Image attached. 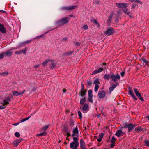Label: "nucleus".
<instances>
[{
    "label": "nucleus",
    "instance_id": "nucleus-1",
    "mask_svg": "<svg viewBox=\"0 0 149 149\" xmlns=\"http://www.w3.org/2000/svg\"><path fill=\"white\" fill-rule=\"evenodd\" d=\"M79 130L77 127L72 129V134L71 136L73 137V141L71 142L70 146L71 149H78L79 146L78 142Z\"/></svg>",
    "mask_w": 149,
    "mask_h": 149
},
{
    "label": "nucleus",
    "instance_id": "nucleus-2",
    "mask_svg": "<svg viewBox=\"0 0 149 149\" xmlns=\"http://www.w3.org/2000/svg\"><path fill=\"white\" fill-rule=\"evenodd\" d=\"M70 20L68 17L62 18L60 20L57 22V24L60 26H63L64 24L68 23Z\"/></svg>",
    "mask_w": 149,
    "mask_h": 149
},
{
    "label": "nucleus",
    "instance_id": "nucleus-3",
    "mask_svg": "<svg viewBox=\"0 0 149 149\" xmlns=\"http://www.w3.org/2000/svg\"><path fill=\"white\" fill-rule=\"evenodd\" d=\"M115 32L114 29L110 27L107 28V31L104 32V33L108 36H110L113 34Z\"/></svg>",
    "mask_w": 149,
    "mask_h": 149
},
{
    "label": "nucleus",
    "instance_id": "nucleus-4",
    "mask_svg": "<svg viewBox=\"0 0 149 149\" xmlns=\"http://www.w3.org/2000/svg\"><path fill=\"white\" fill-rule=\"evenodd\" d=\"M111 77L113 81L116 82L118 80L120 79V77L118 74H117L116 75L114 74H112L111 75Z\"/></svg>",
    "mask_w": 149,
    "mask_h": 149
},
{
    "label": "nucleus",
    "instance_id": "nucleus-5",
    "mask_svg": "<svg viewBox=\"0 0 149 149\" xmlns=\"http://www.w3.org/2000/svg\"><path fill=\"white\" fill-rule=\"evenodd\" d=\"M86 92L87 90L84 89V85L83 83H82L81 84V88L79 92L81 96L83 97L85 96Z\"/></svg>",
    "mask_w": 149,
    "mask_h": 149
},
{
    "label": "nucleus",
    "instance_id": "nucleus-6",
    "mask_svg": "<svg viewBox=\"0 0 149 149\" xmlns=\"http://www.w3.org/2000/svg\"><path fill=\"white\" fill-rule=\"evenodd\" d=\"M122 128H127L128 129V132H130L133 129L132 123H125L123 127H122Z\"/></svg>",
    "mask_w": 149,
    "mask_h": 149
},
{
    "label": "nucleus",
    "instance_id": "nucleus-7",
    "mask_svg": "<svg viewBox=\"0 0 149 149\" xmlns=\"http://www.w3.org/2000/svg\"><path fill=\"white\" fill-rule=\"evenodd\" d=\"M106 94V92L103 90L99 91L97 97L100 99H102L104 97Z\"/></svg>",
    "mask_w": 149,
    "mask_h": 149
},
{
    "label": "nucleus",
    "instance_id": "nucleus-8",
    "mask_svg": "<svg viewBox=\"0 0 149 149\" xmlns=\"http://www.w3.org/2000/svg\"><path fill=\"white\" fill-rule=\"evenodd\" d=\"M134 91L135 94L138 97V98L141 101H144V99L142 97L141 94L138 91L137 89L136 88H135L134 89Z\"/></svg>",
    "mask_w": 149,
    "mask_h": 149
},
{
    "label": "nucleus",
    "instance_id": "nucleus-9",
    "mask_svg": "<svg viewBox=\"0 0 149 149\" xmlns=\"http://www.w3.org/2000/svg\"><path fill=\"white\" fill-rule=\"evenodd\" d=\"M82 110L84 113H87L89 110V107L88 104L85 103L82 107Z\"/></svg>",
    "mask_w": 149,
    "mask_h": 149
},
{
    "label": "nucleus",
    "instance_id": "nucleus-10",
    "mask_svg": "<svg viewBox=\"0 0 149 149\" xmlns=\"http://www.w3.org/2000/svg\"><path fill=\"white\" fill-rule=\"evenodd\" d=\"M128 4L127 3H116V5L117 7L119 8H121L122 7L126 8Z\"/></svg>",
    "mask_w": 149,
    "mask_h": 149
},
{
    "label": "nucleus",
    "instance_id": "nucleus-11",
    "mask_svg": "<svg viewBox=\"0 0 149 149\" xmlns=\"http://www.w3.org/2000/svg\"><path fill=\"white\" fill-rule=\"evenodd\" d=\"M128 93H129L130 95L133 97L134 100H137V98L135 95L133 93L130 88V87H129L128 88Z\"/></svg>",
    "mask_w": 149,
    "mask_h": 149
},
{
    "label": "nucleus",
    "instance_id": "nucleus-12",
    "mask_svg": "<svg viewBox=\"0 0 149 149\" xmlns=\"http://www.w3.org/2000/svg\"><path fill=\"white\" fill-rule=\"evenodd\" d=\"M118 84V83H116L110 86L109 89L110 94L111 93V92L116 88Z\"/></svg>",
    "mask_w": 149,
    "mask_h": 149
},
{
    "label": "nucleus",
    "instance_id": "nucleus-13",
    "mask_svg": "<svg viewBox=\"0 0 149 149\" xmlns=\"http://www.w3.org/2000/svg\"><path fill=\"white\" fill-rule=\"evenodd\" d=\"M123 134V132L122 130H117L116 133L115 135L118 137H120L122 136Z\"/></svg>",
    "mask_w": 149,
    "mask_h": 149
},
{
    "label": "nucleus",
    "instance_id": "nucleus-14",
    "mask_svg": "<svg viewBox=\"0 0 149 149\" xmlns=\"http://www.w3.org/2000/svg\"><path fill=\"white\" fill-rule=\"evenodd\" d=\"M25 92V90H24L23 91L21 92H18L16 91H12V93L13 95L14 96H18V95H20L24 94Z\"/></svg>",
    "mask_w": 149,
    "mask_h": 149
},
{
    "label": "nucleus",
    "instance_id": "nucleus-15",
    "mask_svg": "<svg viewBox=\"0 0 149 149\" xmlns=\"http://www.w3.org/2000/svg\"><path fill=\"white\" fill-rule=\"evenodd\" d=\"M23 140V139L22 138L19 139L14 141L13 144L15 146V147H17L18 145Z\"/></svg>",
    "mask_w": 149,
    "mask_h": 149
},
{
    "label": "nucleus",
    "instance_id": "nucleus-16",
    "mask_svg": "<svg viewBox=\"0 0 149 149\" xmlns=\"http://www.w3.org/2000/svg\"><path fill=\"white\" fill-rule=\"evenodd\" d=\"M27 51V49L26 48H25V49L19 51H17L15 52V53L16 54H25L26 53V52Z\"/></svg>",
    "mask_w": 149,
    "mask_h": 149
},
{
    "label": "nucleus",
    "instance_id": "nucleus-17",
    "mask_svg": "<svg viewBox=\"0 0 149 149\" xmlns=\"http://www.w3.org/2000/svg\"><path fill=\"white\" fill-rule=\"evenodd\" d=\"M103 69L102 68H100L99 69L95 70L92 73V75L98 73H100L103 71Z\"/></svg>",
    "mask_w": 149,
    "mask_h": 149
},
{
    "label": "nucleus",
    "instance_id": "nucleus-18",
    "mask_svg": "<svg viewBox=\"0 0 149 149\" xmlns=\"http://www.w3.org/2000/svg\"><path fill=\"white\" fill-rule=\"evenodd\" d=\"M0 32L4 33L6 32V28L4 27V25L1 24V23H0Z\"/></svg>",
    "mask_w": 149,
    "mask_h": 149
},
{
    "label": "nucleus",
    "instance_id": "nucleus-19",
    "mask_svg": "<svg viewBox=\"0 0 149 149\" xmlns=\"http://www.w3.org/2000/svg\"><path fill=\"white\" fill-rule=\"evenodd\" d=\"M86 146L85 142L82 139H81L80 140V148Z\"/></svg>",
    "mask_w": 149,
    "mask_h": 149
},
{
    "label": "nucleus",
    "instance_id": "nucleus-20",
    "mask_svg": "<svg viewBox=\"0 0 149 149\" xmlns=\"http://www.w3.org/2000/svg\"><path fill=\"white\" fill-rule=\"evenodd\" d=\"M104 136V134L103 133H101L100 134L99 136V138L97 139V140L99 142H100L102 139L103 138Z\"/></svg>",
    "mask_w": 149,
    "mask_h": 149
},
{
    "label": "nucleus",
    "instance_id": "nucleus-21",
    "mask_svg": "<svg viewBox=\"0 0 149 149\" xmlns=\"http://www.w3.org/2000/svg\"><path fill=\"white\" fill-rule=\"evenodd\" d=\"M134 131L137 132L143 131V129L141 126H138L135 128Z\"/></svg>",
    "mask_w": 149,
    "mask_h": 149
},
{
    "label": "nucleus",
    "instance_id": "nucleus-22",
    "mask_svg": "<svg viewBox=\"0 0 149 149\" xmlns=\"http://www.w3.org/2000/svg\"><path fill=\"white\" fill-rule=\"evenodd\" d=\"M12 54V52L11 51V50H10L6 51V53H5V55H6L7 56L9 57L11 56Z\"/></svg>",
    "mask_w": 149,
    "mask_h": 149
},
{
    "label": "nucleus",
    "instance_id": "nucleus-23",
    "mask_svg": "<svg viewBox=\"0 0 149 149\" xmlns=\"http://www.w3.org/2000/svg\"><path fill=\"white\" fill-rule=\"evenodd\" d=\"M49 126V125H47L46 126L40 129L39 130V131L40 132H42V131L43 132H46V130H47V129Z\"/></svg>",
    "mask_w": 149,
    "mask_h": 149
},
{
    "label": "nucleus",
    "instance_id": "nucleus-24",
    "mask_svg": "<svg viewBox=\"0 0 149 149\" xmlns=\"http://www.w3.org/2000/svg\"><path fill=\"white\" fill-rule=\"evenodd\" d=\"M113 15V14L112 13L109 16V18L107 20V24H110L112 20V18Z\"/></svg>",
    "mask_w": 149,
    "mask_h": 149
},
{
    "label": "nucleus",
    "instance_id": "nucleus-25",
    "mask_svg": "<svg viewBox=\"0 0 149 149\" xmlns=\"http://www.w3.org/2000/svg\"><path fill=\"white\" fill-rule=\"evenodd\" d=\"M86 98L84 97V98H82L80 101V104L81 105L84 104L86 101Z\"/></svg>",
    "mask_w": 149,
    "mask_h": 149
},
{
    "label": "nucleus",
    "instance_id": "nucleus-26",
    "mask_svg": "<svg viewBox=\"0 0 149 149\" xmlns=\"http://www.w3.org/2000/svg\"><path fill=\"white\" fill-rule=\"evenodd\" d=\"M104 77L105 79L107 80H109L111 78L109 74H105L104 75Z\"/></svg>",
    "mask_w": 149,
    "mask_h": 149
},
{
    "label": "nucleus",
    "instance_id": "nucleus-27",
    "mask_svg": "<svg viewBox=\"0 0 149 149\" xmlns=\"http://www.w3.org/2000/svg\"><path fill=\"white\" fill-rule=\"evenodd\" d=\"M47 133L46 132H43L42 133H40V134H38L36 135V136H45L47 135Z\"/></svg>",
    "mask_w": 149,
    "mask_h": 149
},
{
    "label": "nucleus",
    "instance_id": "nucleus-28",
    "mask_svg": "<svg viewBox=\"0 0 149 149\" xmlns=\"http://www.w3.org/2000/svg\"><path fill=\"white\" fill-rule=\"evenodd\" d=\"M50 61V59H48L46 60H45L42 63V65L44 66H46L47 63Z\"/></svg>",
    "mask_w": 149,
    "mask_h": 149
},
{
    "label": "nucleus",
    "instance_id": "nucleus-29",
    "mask_svg": "<svg viewBox=\"0 0 149 149\" xmlns=\"http://www.w3.org/2000/svg\"><path fill=\"white\" fill-rule=\"evenodd\" d=\"M123 11L124 13L126 14L129 15L130 13V12L128 11L127 7L124 9Z\"/></svg>",
    "mask_w": 149,
    "mask_h": 149
},
{
    "label": "nucleus",
    "instance_id": "nucleus-30",
    "mask_svg": "<svg viewBox=\"0 0 149 149\" xmlns=\"http://www.w3.org/2000/svg\"><path fill=\"white\" fill-rule=\"evenodd\" d=\"M73 52L72 51H70L68 52H65L64 53V54L66 56H68L69 55H70L72 54L73 53Z\"/></svg>",
    "mask_w": 149,
    "mask_h": 149
},
{
    "label": "nucleus",
    "instance_id": "nucleus-31",
    "mask_svg": "<svg viewBox=\"0 0 149 149\" xmlns=\"http://www.w3.org/2000/svg\"><path fill=\"white\" fill-rule=\"evenodd\" d=\"M88 97H93L92 92L91 90H88Z\"/></svg>",
    "mask_w": 149,
    "mask_h": 149
},
{
    "label": "nucleus",
    "instance_id": "nucleus-32",
    "mask_svg": "<svg viewBox=\"0 0 149 149\" xmlns=\"http://www.w3.org/2000/svg\"><path fill=\"white\" fill-rule=\"evenodd\" d=\"M99 87V86L97 84H95L94 88V91L95 92H97Z\"/></svg>",
    "mask_w": 149,
    "mask_h": 149
},
{
    "label": "nucleus",
    "instance_id": "nucleus-33",
    "mask_svg": "<svg viewBox=\"0 0 149 149\" xmlns=\"http://www.w3.org/2000/svg\"><path fill=\"white\" fill-rule=\"evenodd\" d=\"M69 10H72L73 9L77 8V6L75 5L74 6H69Z\"/></svg>",
    "mask_w": 149,
    "mask_h": 149
},
{
    "label": "nucleus",
    "instance_id": "nucleus-34",
    "mask_svg": "<svg viewBox=\"0 0 149 149\" xmlns=\"http://www.w3.org/2000/svg\"><path fill=\"white\" fill-rule=\"evenodd\" d=\"M116 138L114 136L112 137L111 140V142L112 143H115V141L116 140Z\"/></svg>",
    "mask_w": 149,
    "mask_h": 149
},
{
    "label": "nucleus",
    "instance_id": "nucleus-35",
    "mask_svg": "<svg viewBox=\"0 0 149 149\" xmlns=\"http://www.w3.org/2000/svg\"><path fill=\"white\" fill-rule=\"evenodd\" d=\"M5 54V53L4 52H3L0 54V59H3L4 58Z\"/></svg>",
    "mask_w": 149,
    "mask_h": 149
},
{
    "label": "nucleus",
    "instance_id": "nucleus-36",
    "mask_svg": "<svg viewBox=\"0 0 149 149\" xmlns=\"http://www.w3.org/2000/svg\"><path fill=\"white\" fill-rule=\"evenodd\" d=\"M63 131L66 133L70 132L69 130H68V127L65 126L64 127Z\"/></svg>",
    "mask_w": 149,
    "mask_h": 149
},
{
    "label": "nucleus",
    "instance_id": "nucleus-37",
    "mask_svg": "<svg viewBox=\"0 0 149 149\" xmlns=\"http://www.w3.org/2000/svg\"><path fill=\"white\" fill-rule=\"evenodd\" d=\"M78 114L79 116V118L80 119H81L82 118V115L80 111H79L78 112Z\"/></svg>",
    "mask_w": 149,
    "mask_h": 149
},
{
    "label": "nucleus",
    "instance_id": "nucleus-38",
    "mask_svg": "<svg viewBox=\"0 0 149 149\" xmlns=\"http://www.w3.org/2000/svg\"><path fill=\"white\" fill-rule=\"evenodd\" d=\"M30 117L31 116H29L28 117L22 119V120H21V122H23L27 120L30 118Z\"/></svg>",
    "mask_w": 149,
    "mask_h": 149
},
{
    "label": "nucleus",
    "instance_id": "nucleus-39",
    "mask_svg": "<svg viewBox=\"0 0 149 149\" xmlns=\"http://www.w3.org/2000/svg\"><path fill=\"white\" fill-rule=\"evenodd\" d=\"M93 83L94 84H100V82L99 81V80L98 79H96L94 81Z\"/></svg>",
    "mask_w": 149,
    "mask_h": 149
},
{
    "label": "nucleus",
    "instance_id": "nucleus-40",
    "mask_svg": "<svg viewBox=\"0 0 149 149\" xmlns=\"http://www.w3.org/2000/svg\"><path fill=\"white\" fill-rule=\"evenodd\" d=\"M3 102V103H1L3 105H5L9 104V102L6 100H4Z\"/></svg>",
    "mask_w": 149,
    "mask_h": 149
},
{
    "label": "nucleus",
    "instance_id": "nucleus-41",
    "mask_svg": "<svg viewBox=\"0 0 149 149\" xmlns=\"http://www.w3.org/2000/svg\"><path fill=\"white\" fill-rule=\"evenodd\" d=\"M144 143L148 146L149 147V141L147 140H145L144 141Z\"/></svg>",
    "mask_w": 149,
    "mask_h": 149
},
{
    "label": "nucleus",
    "instance_id": "nucleus-42",
    "mask_svg": "<svg viewBox=\"0 0 149 149\" xmlns=\"http://www.w3.org/2000/svg\"><path fill=\"white\" fill-rule=\"evenodd\" d=\"M15 136L17 137H19L20 136L19 133L17 132H16L15 133Z\"/></svg>",
    "mask_w": 149,
    "mask_h": 149
},
{
    "label": "nucleus",
    "instance_id": "nucleus-43",
    "mask_svg": "<svg viewBox=\"0 0 149 149\" xmlns=\"http://www.w3.org/2000/svg\"><path fill=\"white\" fill-rule=\"evenodd\" d=\"M91 22H93L95 24H98V22L97 20L95 19H93V20H91Z\"/></svg>",
    "mask_w": 149,
    "mask_h": 149
},
{
    "label": "nucleus",
    "instance_id": "nucleus-44",
    "mask_svg": "<svg viewBox=\"0 0 149 149\" xmlns=\"http://www.w3.org/2000/svg\"><path fill=\"white\" fill-rule=\"evenodd\" d=\"M92 97H88V101L91 103H93V102Z\"/></svg>",
    "mask_w": 149,
    "mask_h": 149
},
{
    "label": "nucleus",
    "instance_id": "nucleus-45",
    "mask_svg": "<svg viewBox=\"0 0 149 149\" xmlns=\"http://www.w3.org/2000/svg\"><path fill=\"white\" fill-rule=\"evenodd\" d=\"M56 65V64L54 63H52L51 64V68H54Z\"/></svg>",
    "mask_w": 149,
    "mask_h": 149
},
{
    "label": "nucleus",
    "instance_id": "nucleus-46",
    "mask_svg": "<svg viewBox=\"0 0 149 149\" xmlns=\"http://www.w3.org/2000/svg\"><path fill=\"white\" fill-rule=\"evenodd\" d=\"M142 60L144 63H148L149 62V61L148 60H146L145 58L142 59Z\"/></svg>",
    "mask_w": 149,
    "mask_h": 149
},
{
    "label": "nucleus",
    "instance_id": "nucleus-47",
    "mask_svg": "<svg viewBox=\"0 0 149 149\" xmlns=\"http://www.w3.org/2000/svg\"><path fill=\"white\" fill-rule=\"evenodd\" d=\"M92 83L91 81L87 80V84L88 86H90L92 85Z\"/></svg>",
    "mask_w": 149,
    "mask_h": 149
},
{
    "label": "nucleus",
    "instance_id": "nucleus-48",
    "mask_svg": "<svg viewBox=\"0 0 149 149\" xmlns=\"http://www.w3.org/2000/svg\"><path fill=\"white\" fill-rule=\"evenodd\" d=\"M136 6H137V5L135 4H134V3L132 5V7H131V9L135 8Z\"/></svg>",
    "mask_w": 149,
    "mask_h": 149
},
{
    "label": "nucleus",
    "instance_id": "nucleus-49",
    "mask_svg": "<svg viewBox=\"0 0 149 149\" xmlns=\"http://www.w3.org/2000/svg\"><path fill=\"white\" fill-rule=\"evenodd\" d=\"M63 9L65 10H70L69 6V7H64L63 8Z\"/></svg>",
    "mask_w": 149,
    "mask_h": 149
},
{
    "label": "nucleus",
    "instance_id": "nucleus-50",
    "mask_svg": "<svg viewBox=\"0 0 149 149\" xmlns=\"http://www.w3.org/2000/svg\"><path fill=\"white\" fill-rule=\"evenodd\" d=\"M135 2H136L139 3L140 4H142V2L140 1L139 0H135Z\"/></svg>",
    "mask_w": 149,
    "mask_h": 149
},
{
    "label": "nucleus",
    "instance_id": "nucleus-51",
    "mask_svg": "<svg viewBox=\"0 0 149 149\" xmlns=\"http://www.w3.org/2000/svg\"><path fill=\"white\" fill-rule=\"evenodd\" d=\"M88 26L86 25H84L83 26V28L85 30L87 29H88Z\"/></svg>",
    "mask_w": 149,
    "mask_h": 149
},
{
    "label": "nucleus",
    "instance_id": "nucleus-52",
    "mask_svg": "<svg viewBox=\"0 0 149 149\" xmlns=\"http://www.w3.org/2000/svg\"><path fill=\"white\" fill-rule=\"evenodd\" d=\"M67 138H68L69 136H71V134H70V132H68V133H67Z\"/></svg>",
    "mask_w": 149,
    "mask_h": 149
},
{
    "label": "nucleus",
    "instance_id": "nucleus-53",
    "mask_svg": "<svg viewBox=\"0 0 149 149\" xmlns=\"http://www.w3.org/2000/svg\"><path fill=\"white\" fill-rule=\"evenodd\" d=\"M8 74V73L7 72H3V73H1V74L2 75H7Z\"/></svg>",
    "mask_w": 149,
    "mask_h": 149
},
{
    "label": "nucleus",
    "instance_id": "nucleus-54",
    "mask_svg": "<svg viewBox=\"0 0 149 149\" xmlns=\"http://www.w3.org/2000/svg\"><path fill=\"white\" fill-rule=\"evenodd\" d=\"M122 77H123L124 76L125 74V72L124 71L120 73Z\"/></svg>",
    "mask_w": 149,
    "mask_h": 149
},
{
    "label": "nucleus",
    "instance_id": "nucleus-55",
    "mask_svg": "<svg viewBox=\"0 0 149 149\" xmlns=\"http://www.w3.org/2000/svg\"><path fill=\"white\" fill-rule=\"evenodd\" d=\"M75 44L77 46H79L80 45V43L78 42H76Z\"/></svg>",
    "mask_w": 149,
    "mask_h": 149
},
{
    "label": "nucleus",
    "instance_id": "nucleus-56",
    "mask_svg": "<svg viewBox=\"0 0 149 149\" xmlns=\"http://www.w3.org/2000/svg\"><path fill=\"white\" fill-rule=\"evenodd\" d=\"M112 143V144L110 146V147L111 148H113L114 147V146H115V143Z\"/></svg>",
    "mask_w": 149,
    "mask_h": 149
},
{
    "label": "nucleus",
    "instance_id": "nucleus-57",
    "mask_svg": "<svg viewBox=\"0 0 149 149\" xmlns=\"http://www.w3.org/2000/svg\"><path fill=\"white\" fill-rule=\"evenodd\" d=\"M10 97H8L6 98V99L8 101H10Z\"/></svg>",
    "mask_w": 149,
    "mask_h": 149
},
{
    "label": "nucleus",
    "instance_id": "nucleus-58",
    "mask_svg": "<svg viewBox=\"0 0 149 149\" xmlns=\"http://www.w3.org/2000/svg\"><path fill=\"white\" fill-rule=\"evenodd\" d=\"M115 22L116 23H118V22H119V20H118V18H116V19H115Z\"/></svg>",
    "mask_w": 149,
    "mask_h": 149
},
{
    "label": "nucleus",
    "instance_id": "nucleus-59",
    "mask_svg": "<svg viewBox=\"0 0 149 149\" xmlns=\"http://www.w3.org/2000/svg\"><path fill=\"white\" fill-rule=\"evenodd\" d=\"M6 107H4L3 106H0V109H4Z\"/></svg>",
    "mask_w": 149,
    "mask_h": 149
},
{
    "label": "nucleus",
    "instance_id": "nucleus-60",
    "mask_svg": "<svg viewBox=\"0 0 149 149\" xmlns=\"http://www.w3.org/2000/svg\"><path fill=\"white\" fill-rule=\"evenodd\" d=\"M20 123H14L13 124V125H14V126H16L17 125H19V124Z\"/></svg>",
    "mask_w": 149,
    "mask_h": 149
},
{
    "label": "nucleus",
    "instance_id": "nucleus-61",
    "mask_svg": "<svg viewBox=\"0 0 149 149\" xmlns=\"http://www.w3.org/2000/svg\"><path fill=\"white\" fill-rule=\"evenodd\" d=\"M67 39H68L67 38V37H65V38H64L63 39V40L64 41H66L67 40Z\"/></svg>",
    "mask_w": 149,
    "mask_h": 149
},
{
    "label": "nucleus",
    "instance_id": "nucleus-62",
    "mask_svg": "<svg viewBox=\"0 0 149 149\" xmlns=\"http://www.w3.org/2000/svg\"><path fill=\"white\" fill-rule=\"evenodd\" d=\"M132 127H133V129L134 128L136 127L137 125H135V124H132Z\"/></svg>",
    "mask_w": 149,
    "mask_h": 149
},
{
    "label": "nucleus",
    "instance_id": "nucleus-63",
    "mask_svg": "<svg viewBox=\"0 0 149 149\" xmlns=\"http://www.w3.org/2000/svg\"><path fill=\"white\" fill-rule=\"evenodd\" d=\"M43 36V35H41L39 36H37V37H36V38H37L38 39H39L40 37H42Z\"/></svg>",
    "mask_w": 149,
    "mask_h": 149
},
{
    "label": "nucleus",
    "instance_id": "nucleus-64",
    "mask_svg": "<svg viewBox=\"0 0 149 149\" xmlns=\"http://www.w3.org/2000/svg\"><path fill=\"white\" fill-rule=\"evenodd\" d=\"M39 66H40L39 65H36L35 66L34 68H37Z\"/></svg>",
    "mask_w": 149,
    "mask_h": 149
}]
</instances>
